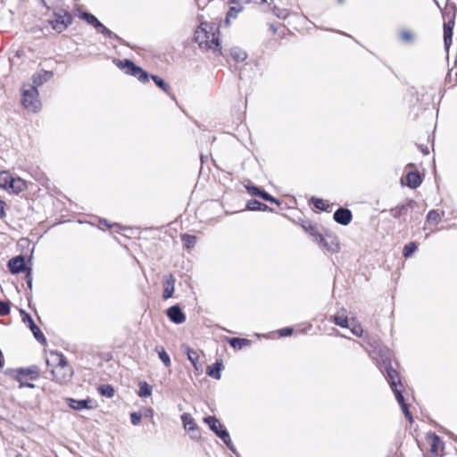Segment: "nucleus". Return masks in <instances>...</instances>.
<instances>
[{"instance_id": "a878e982", "label": "nucleus", "mask_w": 457, "mask_h": 457, "mask_svg": "<svg viewBox=\"0 0 457 457\" xmlns=\"http://www.w3.org/2000/svg\"><path fill=\"white\" fill-rule=\"evenodd\" d=\"M12 176L8 171L0 172V187L3 188H10Z\"/></svg>"}, {"instance_id": "7c9ffc66", "label": "nucleus", "mask_w": 457, "mask_h": 457, "mask_svg": "<svg viewBox=\"0 0 457 457\" xmlns=\"http://www.w3.org/2000/svg\"><path fill=\"white\" fill-rule=\"evenodd\" d=\"M99 393L106 397H112L114 395V389L110 385H102L98 387Z\"/></svg>"}, {"instance_id": "ddd939ff", "label": "nucleus", "mask_w": 457, "mask_h": 457, "mask_svg": "<svg viewBox=\"0 0 457 457\" xmlns=\"http://www.w3.org/2000/svg\"><path fill=\"white\" fill-rule=\"evenodd\" d=\"M175 278L172 275H168L163 278V298L168 299L172 296L174 292Z\"/></svg>"}, {"instance_id": "39448f33", "label": "nucleus", "mask_w": 457, "mask_h": 457, "mask_svg": "<svg viewBox=\"0 0 457 457\" xmlns=\"http://www.w3.org/2000/svg\"><path fill=\"white\" fill-rule=\"evenodd\" d=\"M204 421L208 424L210 429L219 436L224 444L232 451L234 446L230 439V436L223 425L213 416L204 418Z\"/></svg>"}, {"instance_id": "6ab92c4d", "label": "nucleus", "mask_w": 457, "mask_h": 457, "mask_svg": "<svg viewBox=\"0 0 457 457\" xmlns=\"http://www.w3.org/2000/svg\"><path fill=\"white\" fill-rule=\"evenodd\" d=\"M407 186L411 188L418 187L421 183V178L418 172L410 171L406 175Z\"/></svg>"}, {"instance_id": "2f4dec72", "label": "nucleus", "mask_w": 457, "mask_h": 457, "mask_svg": "<svg viewBox=\"0 0 457 457\" xmlns=\"http://www.w3.org/2000/svg\"><path fill=\"white\" fill-rule=\"evenodd\" d=\"M349 328L351 329V332L356 337H361L363 331L361 325L355 324L353 320L350 322Z\"/></svg>"}, {"instance_id": "7ed1b4c3", "label": "nucleus", "mask_w": 457, "mask_h": 457, "mask_svg": "<svg viewBox=\"0 0 457 457\" xmlns=\"http://www.w3.org/2000/svg\"><path fill=\"white\" fill-rule=\"evenodd\" d=\"M387 380L390 384L392 390L395 393V398L399 404H401L402 410L405 415V417L409 420L410 422L413 421L412 416L410 413L406 403H404V398L401 393V391L397 388V383L399 382V375L398 372L393 368H386Z\"/></svg>"}, {"instance_id": "4be33fe9", "label": "nucleus", "mask_w": 457, "mask_h": 457, "mask_svg": "<svg viewBox=\"0 0 457 457\" xmlns=\"http://www.w3.org/2000/svg\"><path fill=\"white\" fill-rule=\"evenodd\" d=\"M26 317L28 320H29V328H30V330L32 331L34 337L38 341H45L44 334L42 333L40 328L34 323V320H32V318L29 314H26Z\"/></svg>"}, {"instance_id": "6e6552de", "label": "nucleus", "mask_w": 457, "mask_h": 457, "mask_svg": "<svg viewBox=\"0 0 457 457\" xmlns=\"http://www.w3.org/2000/svg\"><path fill=\"white\" fill-rule=\"evenodd\" d=\"M52 28L57 32H62L71 23V16L64 12L62 15H55V17L49 21Z\"/></svg>"}, {"instance_id": "603ef678", "label": "nucleus", "mask_w": 457, "mask_h": 457, "mask_svg": "<svg viewBox=\"0 0 457 457\" xmlns=\"http://www.w3.org/2000/svg\"><path fill=\"white\" fill-rule=\"evenodd\" d=\"M453 26H454V21H449L447 23H445L444 25V29L446 28V27H452V29H453Z\"/></svg>"}, {"instance_id": "e433bc0d", "label": "nucleus", "mask_w": 457, "mask_h": 457, "mask_svg": "<svg viewBox=\"0 0 457 457\" xmlns=\"http://www.w3.org/2000/svg\"><path fill=\"white\" fill-rule=\"evenodd\" d=\"M313 204H314L315 208L322 210V211L327 210L328 207V204H327V202H325L322 199H319V198L313 199Z\"/></svg>"}, {"instance_id": "864d4df0", "label": "nucleus", "mask_w": 457, "mask_h": 457, "mask_svg": "<svg viewBox=\"0 0 457 457\" xmlns=\"http://www.w3.org/2000/svg\"><path fill=\"white\" fill-rule=\"evenodd\" d=\"M4 214V203L0 201V217H2Z\"/></svg>"}, {"instance_id": "6e6d98bb", "label": "nucleus", "mask_w": 457, "mask_h": 457, "mask_svg": "<svg viewBox=\"0 0 457 457\" xmlns=\"http://www.w3.org/2000/svg\"><path fill=\"white\" fill-rule=\"evenodd\" d=\"M434 2H435V4H436V5L439 9H441V6H440L439 3L437 2V0H434Z\"/></svg>"}, {"instance_id": "dca6fc26", "label": "nucleus", "mask_w": 457, "mask_h": 457, "mask_svg": "<svg viewBox=\"0 0 457 457\" xmlns=\"http://www.w3.org/2000/svg\"><path fill=\"white\" fill-rule=\"evenodd\" d=\"M335 323L343 328L350 327V320L347 317V312L345 309L338 311L334 316Z\"/></svg>"}, {"instance_id": "8fccbe9b", "label": "nucleus", "mask_w": 457, "mask_h": 457, "mask_svg": "<svg viewBox=\"0 0 457 457\" xmlns=\"http://www.w3.org/2000/svg\"><path fill=\"white\" fill-rule=\"evenodd\" d=\"M316 241L319 242V244L321 245L322 246L328 248V243L326 239L321 237V235H318V240Z\"/></svg>"}, {"instance_id": "f3484780", "label": "nucleus", "mask_w": 457, "mask_h": 457, "mask_svg": "<svg viewBox=\"0 0 457 457\" xmlns=\"http://www.w3.org/2000/svg\"><path fill=\"white\" fill-rule=\"evenodd\" d=\"M53 76L51 71H40L33 76V85L31 87H38L48 81Z\"/></svg>"}, {"instance_id": "72a5a7b5", "label": "nucleus", "mask_w": 457, "mask_h": 457, "mask_svg": "<svg viewBox=\"0 0 457 457\" xmlns=\"http://www.w3.org/2000/svg\"><path fill=\"white\" fill-rule=\"evenodd\" d=\"M182 240L187 248L193 247L195 244V237L190 235H184Z\"/></svg>"}, {"instance_id": "4d7b16f0", "label": "nucleus", "mask_w": 457, "mask_h": 457, "mask_svg": "<svg viewBox=\"0 0 457 457\" xmlns=\"http://www.w3.org/2000/svg\"><path fill=\"white\" fill-rule=\"evenodd\" d=\"M287 13L281 12V14H278V17L286 18Z\"/></svg>"}, {"instance_id": "0eeeda50", "label": "nucleus", "mask_w": 457, "mask_h": 457, "mask_svg": "<svg viewBox=\"0 0 457 457\" xmlns=\"http://www.w3.org/2000/svg\"><path fill=\"white\" fill-rule=\"evenodd\" d=\"M81 18L86 21L88 24L94 26L96 29H99V31L104 35L107 37H111L112 35V32L104 27L96 16H94L91 13L88 12H83L81 14Z\"/></svg>"}, {"instance_id": "f03ea898", "label": "nucleus", "mask_w": 457, "mask_h": 457, "mask_svg": "<svg viewBox=\"0 0 457 457\" xmlns=\"http://www.w3.org/2000/svg\"><path fill=\"white\" fill-rule=\"evenodd\" d=\"M218 34L217 29L208 23H202L195 32V40L200 48L220 52L221 47Z\"/></svg>"}, {"instance_id": "13d9d810", "label": "nucleus", "mask_w": 457, "mask_h": 457, "mask_svg": "<svg viewBox=\"0 0 457 457\" xmlns=\"http://www.w3.org/2000/svg\"><path fill=\"white\" fill-rule=\"evenodd\" d=\"M287 13L281 12V14H278V17L286 18Z\"/></svg>"}, {"instance_id": "de8ad7c7", "label": "nucleus", "mask_w": 457, "mask_h": 457, "mask_svg": "<svg viewBox=\"0 0 457 457\" xmlns=\"http://www.w3.org/2000/svg\"><path fill=\"white\" fill-rule=\"evenodd\" d=\"M15 378L20 383L21 388L24 387V386L29 387V388H33L35 386L34 384L22 382L20 377L15 376Z\"/></svg>"}, {"instance_id": "20e7f679", "label": "nucleus", "mask_w": 457, "mask_h": 457, "mask_svg": "<svg viewBox=\"0 0 457 457\" xmlns=\"http://www.w3.org/2000/svg\"><path fill=\"white\" fill-rule=\"evenodd\" d=\"M22 104L29 112H36L41 108V102L38 99V91L36 87L30 85L23 86Z\"/></svg>"}, {"instance_id": "393cba45", "label": "nucleus", "mask_w": 457, "mask_h": 457, "mask_svg": "<svg viewBox=\"0 0 457 457\" xmlns=\"http://www.w3.org/2000/svg\"><path fill=\"white\" fill-rule=\"evenodd\" d=\"M228 341L229 345L236 349H242L243 347L250 345V341L245 338L233 337L229 338Z\"/></svg>"}, {"instance_id": "f257e3e1", "label": "nucleus", "mask_w": 457, "mask_h": 457, "mask_svg": "<svg viewBox=\"0 0 457 457\" xmlns=\"http://www.w3.org/2000/svg\"><path fill=\"white\" fill-rule=\"evenodd\" d=\"M46 364L51 368L54 379L59 384L68 383L73 375L72 368L67 363L62 353H51L46 359Z\"/></svg>"}, {"instance_id": "09e8293b", "label": "nucleus", "mask_w": 457, "mask_h": 457, "mask_svg": "<svg viewBox=\"0 0 457 457\" xmlns=\"http://www.w3.org/2000/svg\"><path fill=\"white\" fill-rule=\"evenodd\" d=\"M141 415L146 418H152L154 416V411L151 408H147L144 411L143 414Z\"/></svg>"}, {"instance_id": "c9c22d12", "label": "nucleus", "mask_w": 457, "mask_h": 457, "mask_svg": "<svg viewBox=\"0 0 457 457\" xmlns=\"http://www.w3.org/2000/svg\"><path fill=\"white\" fill-rule=\"evenodd\" d=\"M417 250V246L414 243H410L406 245L403 248V255L405 257H409L411 253H413Z\"/></svg>"}, {"instance_id": "58836bf2", "label": "nucleus", "mask_w": 457, "mask_h": 457, "mask_svg": "<svg viewBox=\"0 0 457 457\" xmlns=\"http://www.w3.org/2000/svg\"><path fill=\"white\" fill-rule=\"evenodd\" d=\"M400 37L404 42H411L413 39L412 33L406 29L400 32Z\"/></svg>"}, {"instance_id": "423d86ee", "label": "nucleus", "mask_w": 457, "mask_h": 457, "mask_svg": "<svg viewBox=\"0 0 457 457\" xmlns=\"http://www.w3.org/2000/svg\"><path fill=\"white\" fill-rule=\"evenodd\" d=\"M114 63L117 67L125 71L126 73L137 78L141 81H145L148 79L147 73L129 60H114Z\"/></svg>"}, {"instance_id": "37998d69", "label": "nucleus", "mask_w": 457, "mask_h": 457, "mask_svg": "<svg viewBox=\"0 0 457 457\" xmlns=\"http://www.w3.org/2000/svg\"><path fill=\"white\" fill-rule=\"evenodd\" d=\"M247 191L253 195L261 196L262 190L254 186H246Z\"/></svg>"}, {"instance_id": "b1692460", "label": "nucleus", "mask_w": 457, "mask_h": 457, "mask_svg": "<svg viewBox=\"0 0 457 457\" xmlns=\"http://www.w3.org/2000/svg\"><path fill=\"white\" fill-rule=\"evenodd\" d=\"M222 369V363L221 362H216L212 366H208L206 373L216 379L220 378V370Z\"/></svg>"}, {"instance_id": "2eb2a0df", "label": "nucleus", "mask_w": 457, "mask_h": 457, "mask_svg": "<svg viewBox=\"0 0 457 457\" xmlns=\"http://www.w3.org/2000/svg\"><path fill=\"white\" fill-rule=\"evenodd\" d=\"M185 353H186V354L187 356V359L189 360V361L194 366V368L196 370H201L202 366L199 364V358H200L199 353L197 351L190 348L189 346H187L185 348Z\"/></svg>"}, {"instance_id": "5fc2aeb1", "label": "nucleus", "mask_w": 457, "mask_h": 457, "mask_svg": "<svg viewBox=\"0 0 457 457\" xmlns=\"http://www.w3.org/2000/svg\"><path fill=\"white\" fill-rule=\"evenodd\" d=\"M26 314H27V313H24L23 320H24V321H27V322L29 324V320H28V319H27Z\"/></svg>"}, {"instance_id": "a211bd4d", "label": "nucleus", "mask_w": 457, "mask_h": 457, "mask_svg": "<svg viewBox=\"0 0 457 457\" xmlns=\"http://www.w3.org/2000/svg\"><path fill=\"white\" fill-rule=\"evenodd\" d=\"M18 375H24L29 377L30 379H37L39 376V370L37 366H31L26 369H19L13 371Z\"/></svg>"}, {"instance_id": "9d476101", "label": "nucleus", "mask_w": 457, "mask_h": 457, "mask_svg": "<svg viewBox=\"0 0 457 457\" xmlns=\"http://www.w3.org/2000/svg\"><path fill=\"white\" fill-rule=\"evenodd\" d=\"M426 441H427V444L429 445L430 452L432 453L438 454L440 452L443 451V449H444V443L439 438V436H437L436 435H435V434H428L426 436Z\"/></svg>"}, {"instance_id": "bf43d9fd", "label": "nucleus", "mask_w": 457, "mask_h": 457, "mask_svg": "<svg viewBox=\"0 0 457 457\" xmlns=\"http://www.w3.org/2000/svg\"><path fill=\"white\" fill-rule=\"evenodd\" d=\"M104 225L110 227V225L106 221H104Z\"/></svg>"}, {"instance_id": "79ce46f5", "label": "nucleus", "mask_w": 457, "mask_h": 457, "mask_svg": "<svg viewBox=\"0 0 457 457\" xmlns=\"http://www.w3.org/2000/svg\"><path fill=\"white\" fill-rule=\"evenodd\" d=\"M404 211H405V206L396 207V208L391 210V214L395 218H398L399 216H401L403 214V212Z\"/></svg>"}, {"instance_id": "a19ab883", "label": "nucleus", "mask_w": 457, "mask_h": 457, "mask_svg": "<svg viewBox=\"0 0 457 457\" xmlns=\"http://www.w3.org/2000/svg\"><path fill=\"white\" fill-rule=\"evenodd\" d=\"M303 228L305 229L306 232H309L313 237L315 240H318V235H320L317 231V229L312 226V225H308V226H303Z\"/></svg>"}, {"instance_id": "aec40b11", "label": "nucleus", "mask_w": 457, "mask_h": 457, "mask_svg": "<svg viewBox=\"0 0 457 457\" xmlns=\"http://www.w3.org/2000/svg\"><path fill=\"white\" fill-rule=\"evenodd\" d=\"M10 188L15 193L21 192L26 188V181L21 178L12 177Z\"/></svg>"}, {"instance_id": "9b49d317", "label": "nucleus", "mask_w": 457, "mask_h": 457, "mask_svg": "<svg viewBox=\"0 0 457 457\" xmlns=\"http://www.w3.org/2000/svg\"><path fill=\"white\" fill-rule=\"evenodd\" d=\"M167 316L172 322L176 324H181L186 320L185 314L182 312L181 309L177 305L171 306L167 310Z\"/></svg>"}, {"instance_id": "c756f323", "label": "nucleus", "mask_w": 457, "mask_h": 457, "mask_svg": "<svg viewBox=\"0 0 457 457\" xmlns=\"http://www.w3.org/2000/svg\"><path fill=\"white\" fill-rule=\"evenodd\" d=\"M267 208L266 204L256 200H251L247 203V209L250 211L266 210Z\"/></svg>"}, {"instance_id": "f8f14e48", "label": "nucleus", "mask_w": 457, "mask_h": 457, "mask_svg": "<svg viewBox=\"0 0 457 457\" xmlns=\"http://www.w3.org/2000/svg\"><path fill=\"white\" fill-rule=\"evenodd\" d=\"M352 212L348 209L345 208H339L336 212L334 213V220L342 225H348L352 220Z\"/></svg>"}, {"instance_id": "412c9836", "label": "nucleus", "mask_w": 457, "mask_h": 457, "mask_svg": "<svg viewBox=\"0 0 457 457\" xmlns=\"http://www.w3.org/2000/svg\"><path fill=\"white\" fill-rule=\"evenodd\" d=\"M89 401L87 400H74L71 398L68 399V404L73 410L80 411L82 409H87Z\"/></svg>"}, {"instance_id": "5701e85b", "label": "nucleus", "mask_w": 457, "mask_h": 457, "mask_svg": "<svg viewBox=\"0 0 457 457\" xmlns=\"http://www.w3.org/2000/svg\"><path fill=\"white\" fill-rule=\"evenodd\" d=\"M230 55L236 62H243L247 57L245 51L237 46H234L230 49Z\"/></svg>"}, {"instance_id": "4c0bfd02", "label": "nucleus", "mask_w": 457, "mask_h": 457, "mask_svg": "<svg viewBox=\"0 0 457 457\" xmlns=\"http://www.w3.org/2000/svg\"><path fill=\"white\" fill-rule=\"evenodd\" d=\"M428 222L437 223L440 220V215L436 211H430L427 216Z\"/></svg>"}, {"instance_id": "4468645a", "label": "nucleus", "mask_w": 457, "mask_h": 457, "mask_svg": "<svg viewBox=\"0 0 457 457\" xmlns=\"http://www.w3.org/2000/svg\"><path fill=\"white\" fill-rule=\"evenodd\" d=\"M8 267L12 273H19L25 269V260L22 256L12 258L9 261Z\"/></svg>"}, {"instance_id": "c03bdc74", "label": "nucleus", "mask_w": 457, "mask_h": 457, "mask_svg": "<svg viewBox=\"0 0 457 457\" xmlns=\"http://www.w3.org/2000/svg\"><path fill=\"white\" fill-rule=\"evenodd\" d=\"M141 418H142V415L138 414L137 412H132L130 414L131 423L135 426L139 424Z\"/></svg>"}, {"instance_id": "ea45409f", "label": "nucleus", "mask_w": 457, "mask_h": 457, "mask_svg": "<svg viewBox=\"0 0 457 457\" xmlns=\"http://www.w3.org/2000/svg\"><path fill=\"white\" fill-rule=\"evenodd\" d=\"M10 312V305L7 303L0 301V315L4 316Z\"/></svg>"}, {"instance_id": "f704fd0d", "label": "nucleus", "mask_w": 457, "mask_h": 457, "mask_svg": "<svg viewBox=\"0 0 457 457\" xmlns=\"http://www.w3.org/2000/svg\"><path fill=\"white\" fill-rule=\"evenodd\" d=\"M152 79L154 81V83L160 87L162 88L163 91H167L169 87L168 85L164 82L163 79H162L160 77L158 76H154L153 75L152 76Z\"/></svg>"}, {"instance_id": "c85d7f7f", "label": "nucleus", "mask_w": 457, "mask_h": 457, "mask_svg": "<svg viewBox=\"0 0 457 457\" xmlns=\"http://www.w3.org/2000/svg\"><path fill=\"white\" fill-rule=\"evenodd\" d=\"M453 30L452 27H446L444 29V42L445 46L448 50L452 44Z\"/></svg>"}, {"instance_id": "a18cd8bd", "label": "nucleus", "mask_w": 457, "mask_h": 457, "mask_svg": "<svg viewBox=\"0 0 457 457\" xmlns=\"http://www.w3.org/2000/svg\"><path fill=\"white\" fill-rule=\"evenodd\" d=\"M261 197L266 201L278 204V202L277 199H275L273 196H271L270 195H269L268 193H266L264 191H262Z\"/></svg>"}, {"instance_id": "473e14b6", "label": "nucleus", "mask_w": 457, "mask_h": 457, "mask_svg": "<svg viewBox=\"0 0 457 457\" xmlns=\"http://www.w3.org/2000/svg\"><path fill=\"white\" fill-rule=\"evenodd\" d=\"M241 11H242V7L241 6H239V7H236V6L230 7V9H229V11L228 12L227 18H226V22L229 23V20L231 18H236L237 14L238 12H240Z\"/></svg>"}, {"instance_id": "1a4fd4ad", "label": "nucleus", "mask_w": 457, "mask_h": 457, "mask_svg": "<svg viewBox=\"0 0 457 457\" xmlns=\"http://www.w3.org/2000/svg\"><path fill=\"white\" fill-rule=\"evenodd\" d=\"M181 420L183 422V426L185 429L191 432L190 437L193 439H198L200 437V434L197 430L196 425L193 417L189 413H184L181 416Z\"/></svg>"}, {"instance_id": "49530a36", "label": "nucleus", "mask_w": 457, "mask_h": 457, "mask_svg": "<svg viewBox=\"0 0 457 457\" xmlns=\"http://www.w3.org/2000/svg\"><path fill=\"white\" fill-rule=\"evenodd\" d=\"M292 333H293L292 328H284L278 330V334L280 337H287V336H290Z\"/></svg>"}, {"instance_id": "3c124183", "label": "nucleus", "mask_w": 457, "mask_h": 457, "mask_svg": "<svg viewBox=\"0 0 457 457\" xmlns=\"http://www.w3.org/2000/svg\"><path fill=\"white\" fill-rule=\"evenodd\" d=\"M27 278H28V286L29 288H31L32 287V278H31L29 273L27 274Z\"/></svg>"}, {"instance_id": "bb28decb", "label": "nucleus", "mask_w": 457, "mask_h": 457, "mask_svg": "<svg viewBox=\"0 0 457 457\" xmlns=\"http://www.w3.org/2000/svg\"><path fill=\"white\" fill-rule=\"evenodd\" d=\"M152 395V386H149L145 381L139 383L138 395L140 397H148Z\"/></svg>"}, {"instance_id": "cd10ccee", "label": "nucleus", "mask_w": 457, "mask_h": 457, "mask_svg": "<svg viewBox=\"0 0 457 457\" xmlns=\"http://www.w3.org/2000/svg\"><path fill=\"white\" fill-rule=\"evenodd\" d=\"M156 351L158 353L159 358L163 362V364L166 367H170L171 365V361H170V356L168 355V353L164 350V348L157 346L156 347Z\"/></svg>"}]
</instances>
